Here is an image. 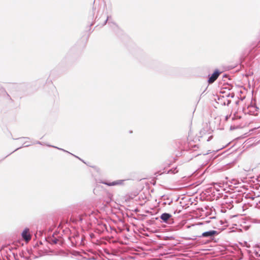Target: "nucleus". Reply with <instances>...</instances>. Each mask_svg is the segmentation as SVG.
<instances>
[{
  "label": "nucleus",
  "instance_id": "2",
  "mask_svg": "<svg viewBox=\"0 0 260 260\" xmlns=\"http://www.w3.org/2000/svg\"><path fill=\"white\" fill-rule=\"evenodd\" d=\"M219 75V73L218 71H216L214 72L213 74L211 75V76L209 77L208 82L209 84H211L213 83L218 77Z\"/></svg>",
  "mask_w": 260,
  "mask_h": 260
},
{
  "label": "nucleus",
  "instance_id": "5",
  "mask_svg": "<svg viewBox=\"0 0 260 260\" xmlns=\"http://www.w3.org/2000/svg\"><path fill=\"white\" fill-rule=\"evenodd\" d=\"M171 215L168 213H163L161 214L160 216L161 219H162L164 221L166 222L170 217Z\"/></svg>",
  "mask_w": 260,
  "mask_h": 260
},
{
  "label": "nucleus",
  "instance_id": "4",
  "mask_svg": "<svg viewBox=\"0 0 260 260\" xmlns=\"http://www.w3.org/2000/svg\"><path fill=\"white\" fill-rule=\"evenodd\" d=\"M123 180H117L112 182L110 183H105L106 184L108 185V186H114V185H121L123 184Z\"/></svg>",
  "mask_w": 260,
  "mask_h": 260
},
{
  "label": "nucleus",
  "instance_id": "3",
  "mask_svg": "<svg viewBox=\"0 0 260 260\" xmlns=\"http://www.w3.org/2000/svg\"><path fill=\"white\" fill-rule=\"evenodd\" d=\"M218 234L216 231H210L209 232H204L202 234V236L203 237H211Z\"/></svg>",
  "mask_w": 260,
  "mask_h": 260
},
{
  "label": "nucleus",
  "instance_id": "1",
  "mask_svg": "<svg viewBox=\"0 0 260 260\" xmlns=\"http://www.w3.org/2000/svg\"><path fill=\"white\" fill-rule=\"evenodd\" d=\"M22 237L26 242H28L31 239V235L29 230L25 229L22 233Z\"/></svg>",
  "mask_w": 260,
  "mask_h": 260
}]
</instances>
